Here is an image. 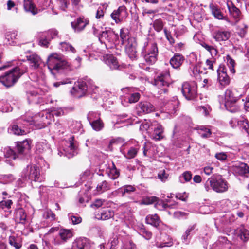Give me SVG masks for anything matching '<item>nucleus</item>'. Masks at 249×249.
<instances>
[{
  "label": "nucleus",
  "instance_id": "18",
  "mask_svg": "<svg viewBox=\"0 0 249 249\" xmlns=\"http://www.w3.org/2000/svg\"><path fill=\"white\" fill-rule=\"evenodd\" d=\"M217 71L218 73V80L220 84L223 87H225L229 85L230 80L226 71L225 70V68L223 67H220Z\"/></svg>",
  "mask_w": 249,
  "mask_h": 249
},
{
  "label": "nucleus",
  "instance_id": "51",
  "mask_svg": "<svg viewBox=\"0 0 249 249\" xmlns=\"http://www.w3.org/2000/svg\"><path fill=\"white\" fill-rule=\"evenodd\" d=\"M87 119L89 123L93 122L94 120H97L101 119L100 113L97 112L90 111L87 114Z\"/></svg>",
  "mask_w": 249,
  "mask_h": 249
},
{
  "label": "nucleus",
  "instance_id": "24",
  "mask_svg": "<svg viewBox=\"0 0 249 249\" xmlns=\"http://www.w3.org/2000/svg\"><path fill=\"white\" fill-rule=\"evenodd\" d=\"M184 57L180 54L176 53L170 59V63L173 68L177 69L179 68L184 62Z\"/></svg>",
  "mask_w": 249,
  "mask_h": 249
},
{
  "label": "nucleus",
  "instance_id": "38",
  "mask_svg": "<svg viewBox=\"0 0 249 249\" xmlns=\"http://www.w3.org/2000/svg\"><path fill=\"white\" fill-rule=\"evenodd\" d=\"M17 148L19 153H23L25 150L30 149V143L27 140L18 142L17 143Z\"/></svg>",
  "mask_w": 249,
  "mask_h": 249
},
{
  "label": "nucleus",
  "instance_id": "46",
  "mask_svg": "<svg viewBox=\"0 0 249 249\" xmlns=\"http://www.w3.org/2000/svg\"><path fill=\"white\" fill-rule=\"evenodd\" d=\"M238 234L241 239L244 241H247L249 238V231L244 227H241L239 229Z\"/></svg>",
  "mask_w": 249,
  "mask_h": 249
},
{
  "label": "nucleus",
  "instance_id": "60",
  "mask_svg": "<svg viewBox=\"0 0 249 249\" xmlns=\"http://www.w3.org/2000/svg\"><path fill=\"white\" fill-rule=\"evenodd\" d=\"M237 125L244 128L246 131L248 132V129L249 128V125L248 121L246 119L243 117H242L240 120L237 119Z\"/></svg>",
  "mask_w": 249,
  "mask_h": 249
},
{
  "label": "nucleus",
  "instance_id": "42",
  "mask_svg": "<svg viewBox=\"0 0 249 249\" xmlns=\"http://www.w3.org/2000/svg\"><path fill=\"white\" fill-rule=\"evenodd\" d=\"M247 28L248 26L246 24H240L236 27V32L241 38H243L247 33Z\"/></svg>",
  "mask_w": 249,
  "mask_h": 249
},
{
  "label": "nucleus",
  "instance_id": "56",
  "mask_svg": "<svg viewBox=\"0 0 249 249\" xmlns=\"http://www.w3.org/2000/svg\"><path fill=\"white\" fill-rule=\"evenodd\" d=\"M58 31L55 29H52L47 32L42 33V35L45 37H48L50 40L53 38L58 35Z\"/></svg>",
  "mask_w": 249,
  "mask_h": 249
},
{
  "label": "nucleus",
  "instance_id": "45",
  "mask_svg": "<svg viewBox=\"0 0 249 249\" xmlns=\"http://www.w3.org/2000/svg\"><path fill=\"white\" fill-rule=\"evenodd\" d=\"M8 241L9 244L16 249H19L22 247L21 242L14 236H10Z\"/></svg>",
  "mask_w": 249,
  "mask_h": 249
},
{
  "label": "nucleus",
  "instance_id": "39",
  "mask_svg": "<svg viewBox=\"0 0 249 249\" xmlns=\"http://www.w3.org/2000/svg\"><path fill=\"white\" fill-rule=\"evenodd\" d=\"M17 36V33L15 31H8L5 33V37L6 43L9 45H12L14 40L16 39Z\"/></svg>",
  "mask_w": 249,
  "mask_h": 249
},
{
  "label": "nucleus",
  "instance_id": "49",
  "mask_svg": "<svg viewBox=\"0 0 249 249\" xmlns=\"http://www.w3.org/2000/svg\"><path fill=\"white\" fill-rule=\"evenodd\" d=\"M155 207L160 210H162L167 208V207H172V206L169 205L168 203H165L162 200H160L158 198V200L156 201L155 202Z\"/></svg>",
  "mask_w": 249,
  "mask_h": 249
},
{
  "label": "nucleus",
  "instance_id": "35",
  "mask_svg": "<svg viewBox=\"0 0 249 249\" xmlns=\"http://www.w3.org/2000/svg\"><path fill=\"white\" fill-rule=\"evenodd\" d=\"M210 8L211 10L212 13L214 17L215 18L218 19H223L224 16L218 7L214 5L213 4H210Z\"/></svg>",
  "mask_w": 249,
  "mask_h": 249
},
{
  "label": "nucleus",
  "instance_id": "7",
  "mask_svg": "<svg viewBox=\"0 0 249 249\" xmlns=\"http://www.w3.org/2000/svg\"><path fill=\"white\" fill-rule=\"evenodd\" d=\"M22 176L25 178H28L31 181L41 182L42 178L40 177L39 169L37 166H27L22 172Z\"/></svg>",
  "mask_w": 249,
  "mask_h": 249
},
{
  "label": "nucleus",
  "instance_id": "59",
  "mask_svg": "<svg viewBox=\"0 0 249 249\" xmlns=\"http://www.w3.org/2000/svg\"><path fill=\"white\" fill-rule=\"evenodd\" d=\"M68 216L71 223L74 224H78L81 222L82 218L77 215H74L73 213H69Z\"/></svg>",
  "mask_w": 249,
  "mask_h": 249
},
{
  "label": "nucleus",
  "instance_id": "54",
  "mask_svg": "<svg viewBox=\"0 0 249 249\" xmlns=\"http://www.w3.org/2000/svg\"><path fill=\"white\" fill-rule=\"evenodd\" d=\"M227 59V64L228 66L230 71L232 73H235V69H234V66H235V61L234 60L231 58V57H230L229 55H227L226 57Z\"/></svg>",
  "mask_w": 249,
  "mask_h": 249
},
{
  "label": "nucleus",
  "instance_id": "47",
  "mask_svg": "<svg viewBox=\"0 0 249 249\" xmlns=\"http://www.w3.org/2000/svg\"><path fill=\"white\" fill-rule=\"evenodd\" d=\"M110 189V185L106 180L102 181L96 187L97 191L100 193L106 191Z\"/></svg>",
  "mask_w": 249,
  "mask_h": 249
},
{
  "label": "nucleus",
  "instance_id": "58",
  "mask_svg": "<svg viewBox=\"0 0 249 249\" xmlns=\"http://www.w3.org/2000/svg\"><path fill=\"white\" fill-rule=\"evenodd\" d=\"M81 124L77 121H72L70 126L71 131L73 133L78 132L81 128Z\"/></svg>",
  "mask_w": 249,
  "mask_h": 249
},
{
  "label": "nucleus",
  "instance_id": "36",
  "mask_svg": "<svg viewBox=\"0 0 249 249\" xmlns=\"http://www.w3.org/2000/svg\"><path fill=\"white\" fill-rule=\"evenodd\" d=\"M27 98L29 103H38L40 102L38 92L33 90L27 93Z\"/></svg>",
  "mask_w": 249,
  "mask_h": 249
},
{
  "label": "nucleus",
  "instance_id": "27",
  "mask_svg": "<svg viewBox=\"0 0 249 249\" xmlns=\"http://www.w3.org/2000/svg\"><path fill=\"white\" fill-rule=\"evenodd\" d=\"M143 154L145 157H151L154 154V146L150 142H145L143 147Z\"/></svg>",
  "mask_w": 249,
  "mask_h": 249
},
{
  "label": "nucleus",
  "instance_id": "30",
  "mask_svg": "<svg viewBox=\"0 0 249 249\" xmlns=\"http://www.w3.org/2000/svg\"><path fill=\"white\" fill-rule=\"evenodd\" d=\"M197 133L203 138H209L212 132L209 126H200L196 128Z\"/></svg>",
  "mask_w": 249,
  "mask_h": 249
},
{
  "label": "nucleus",
  "instance_id": "37",
  "mask_svg": "<svg viewBox=\"0 0 249 249\" xmlns=\"http://www.w3.org/2000/svg\"><path fill=\"white\" fill-rule=\"evenodd\" d=\"M59 235L62 240L65 242L68 239L72 237L73 234L70 230L61 229L59 231Z\"/></svg>",
  "mask_w": 249,
  "mask_h": 249
},
{
  "label": "nucleus",
  "instance_id": "2",
  "mask_svg": "<svg viewBox=\"0 0 249 249\" xmlns=\"http://www.w3.org/2000/svg\"><path fill=\"white\" fill-rule=\"evenodd\" d=\"M211 188L217 193H222L228 190V183L220 176L212 177L207 180L205 184V188L207 191H209Z\"/></svg>",
  "mask_w": 249,
  "mask_h": 249
},
{
  "label": "nucleus",
  "instance_id": "22",
  "mask_svg": "<svg viewBox=\"0 0 249 249\" xmlns=\"http://www.w3.org/2000/svg\"><path fill=\"white\" fill-rule=\"evenodd\" d=\"M106 166V173L108 177L112 179H115L120 176V172L116 168L114 163L112 162L111 165Z\"/></svg>",
  "mask_w": 249,
  "mask_h": 249
},
{
  "label": "nucleus",
  "instance_id": "10",
  "mask_svg": "<svg viewBox=\"0 0 249 249\" xmlns=\"http://www.w3.org/2000/svg\"><path fill=\"white\" fill-rule=\"evenodd\" d=\"M242 94L236 89H227L225 93V106L230 107V105L235 103Z\"/></svg>",
  "mask_w": 249,
  "mask_h": 249
},
{
  "label": "nucleus",
  "instance_id": "34",
  "mask_svg": "<svg viewBox=\"0 0 249 249\" xmlns=\"http://www.w3.org/2000/svg\"><path fill=\"white\" fill-rule=\"evenodd\" d=\"M196 227L195 225H193L188 227L186 230L185 232L183 234L182 236V242L186 244L189 243V241L191 237V232L195 229Z\"/></svg>",
  "mask_w": 249,
  "mask_h": 249
},
{
  "label": "nucleus",
  "instance_id": "40",
  "mask_svg": "<svg viewBox=\"0 0 249 249\" xmlns=\"http://www.w3.org/2000/svg\"><path fill=\"white\" fill-rule=\"evenodd\" d=\"M90 124L92 129L96 131H101L104 127V124L101 119L91 122Z\"/></svg>",
  "mask_w": 249,
  "mask_h": 249
},
{
  "label": "nucleus",
  "instance_id": "4",
  "mask_svg": "<svg viewBox=\"0 0 249 249\" xmlns=\"http://www.w3.org/2000/svg\"><path fill=\"white\" fill-rule=\"evenodd\" d=\"M64 115V112L63 110L60 108L57 109H54L51 112L46 113L44 116L43 113H40L34 117L33 121H37L39 123L38 128H41L45 127L47 124H51L52 120L53 118V116H61Z\"/></svg>",
  "mask_w": 249,
  "mask_h": 249
},
{
  "label": "nucleus",
  "instance_id": "52",
  "mask_svg": "<svg viewBox=\"0 0 249 249\" xmlns=\"http://www.w3.org/2000/svg\"><path fill=\"white\" fill-rule=\"evenodd\" d=\"M164 26L162 20L160 19L155 20L153 23V27L157 32H160Z\"/></svg>",
  "mask_w": 249,
  "mask_h": 249
},
{
  "label": "nucleus",
  "instance_id": "16",
  "mask_svg": "<svg viewBox=\"0 0 249 249\" xmlns=\"http://www.w3.org/2000/svg\"><path fill=\"white\" fill-rule=\"evenodd\" d=\"M212 36L216 41H225L230 37L231 32L222 30H215L212 34Z\"/></svg>",
  "mask_w": 249,
  "mask_h": 249
},
{
  "label": "nucleus",
  "instance_id": "19",
  "mask_svg": "<svg viewBox=\"0 0 249 249\" xmlns=\"http://www.w3.org/2000/svg\"><path fill=\"white\" fill-rule=\"evenodd\" d=\"M126 14V8L125 6H120L117 10L114 11L111 16L115 22L118 23L121 22L123 17Z\"/></svg>",
  "mask_w": 249,
  "mask_h": 249
},
{
  "label": "nucleus",
  "instance_id": "61",
  "mask_svg": "<svg viewBox=\"0 0 249 249\" xmlns=\"http://www.w3.org/2000/svg\"><path fill=\"white\" fill-rule=\"evenodd\" d=\"M139 234L146 240H149L152 237V233L144 228H142L139 230Z\"/></svg>",
  "mask_w": 249,
  "mask_h": 249
},
{
  "label": "nucleus",
  "instance_id": "33",
  "mask_svg": "<svg viewBox=\"0 0 249 249\" xmlns=\"http://www.w3.org/2000/svg\"><path fill=\"white\" fill-rule=\"evenodd\" d=\"M135 190L136 188L134 186L127 185L120 188L117 191L119 194H120L123 196L126 194H130Z\"/></svg>",
  "mask_w": 249,
  "mask_h": 249
},
{
  "label": "nucleus",
  "instance_id": "64",
  "mask_svg": "<svg viewBox=\"0 0 249 249\" xmlns=\"http://www.w3.org/2000/svg\"><path fill=\"white\" fill-rule=\"evenodd\" d=\"M13 204V202L10 199H7L2 200L1 202H0V208L4 209H9L11 207V205Z\"/></svg>",
  "mask_w": 249,
  "mask_h": 249
},
{
  "label": "nucleus",
  "instance_id": "32",
  "mask_svg": "<svg viewBox=\"0 0 249 249\" xmlns=\"http://www.w3.org/2000/svg\"><path fill=\"white\" fill-rule=\"evenodd\" d=\"M14 218L18 222L24 221L26 218L25 211L22 208L16 209L14 213Z\"/></svg>",
  "mask_w": 249,
  "mask_h": 249
},
{
  "label": "nucleus",
  "instance_id": "31",
  "mask_svg": "<svg viewBox=\"0 0 249 249\" xmlns=\"http://www.w3.org/2000/svg\"><path fill=\"white\" fill-rule=\"evenodd\" d=\"M23 6L26 11L30 12L33 15L38 13L37 9L33 4L32 0H24Z\"/></svg>",
  "mask_w": 249,
  "mask_h": 249
},
{
  "label": "nucleus",
  "instance_id": "57",
  "mask_svg": "<svg viewBox=\"0 0 249 249\" xmlns=\"http://www.w3.org/2000/svg\"><path fill=\"white\" fill-rule=\"evenodd\" d=\"M43 217L44 219H48L50 221H53L55 219V215L54 213H53L51 210H46L45 211L43 214Z\"/></svg>",
  "mask_w": 249,
  "mask_h": 249
},
{
  "label": "nucleus",
  "instance_id": "6",
  "mask_svg": "<svg viewBox=\"0 0 249 249\" xmlns=\"http://www.w3.org/2000/svg\"><path fill=\"white\" fill-rule=\"evenodd\" d=\"M197 85L194 82H184L182 85L181 92L188 100H192L197 96Z\"/></svg>",
  "mask_w": 249,
  "mask_h": 249
},
{
  "label": "nucleus",
  "instance_id": "1",
  "mask_svg": "<svg viewBox=\"0 0 249 249\" xmlns=\"http://www.w3.org/2000/svg\"><path fill=\"white\" fill-rule=\"evenodd\" d=\"M47 65L51 72L55 74L53 71L67 69L69 67L68 62L63 58V56L57 53H53L48 58Z\"/></svg>",
  "mask_w": 249,
  "mask_h": 249
},
{
  "label": "nucleus",
  "instance_id": "53",
  "mask_svg": "<svg viewBox=\"0 0 249 249\" xmlns=\"http://www.w3.org/2000/svg\"><path fill=\"white\" fill-rule=\"evenodd\" d=\"M4 154L6 157L10 158L13 160L16 159L17 157L16 153L9 147L4 149Z\"/></svg>",
  "mask_w": 249,
  "mask_h": 249
},
{
  "label": "nucleus",
  "instance_id": "11",
  "mask_svg": "<svg viewBox=\"0 0 249 249\" xmlns=\"http://www.w3.org/2000/svg\"><path fill=\"white\" fill-rule=\"evenodd\" d=\"M93 29L94 35L98 37L101 42L103 41H107L109 42L113 41L112 37L114 36V33L112 31L106 29L105 31L99 32V30L94 27H93Z\"/></svg>",
  "mask_w": 249,
  "mask_h": 249
},
{
  "label": "nucleus",
  "instance_id": "25",
  "mask_svg": "<svg viewBox=\"0 0 249 249\" xmlns=\"http://www.w3.org/2000/svg\"><path fill=\"white\" fill-rule=\"evenodd\" d=\"M140 147V144L137 142L134 146L130 147L126 153L124 154V156L128 159L135 158L137 156Z\"/></svg>",
  "mask_w": 249,
  "mask_h": 249
},
{
  "label": "nucleus",
  "instance_id": "26",
  "mask_svg": "<svg viewBox=\"0 0 249 249\" xmlns=\"http://www.w3.org/2000/svg\"><path fill=\"white\" fill-rule=\"evenodd\" d=\"M138 109L144 113H149L155 110V107L148 102H141L138 105Z\"/></svg>",
  "mask_w": 249,
  "mask_h": 249
},
{
  "label": "nucleus",
  "instance_id": "41",
  "mask_svg": "<svg viewBox=\"0 0 249 249\" xmlns=\"http://www.w3.org/2000/svg\"><path fill=\"white\" fill-rule=\"evenodd\" d=\"M60 48L62 51L71 52L73 53H76L75 49L70 43L66 42H62L60 43Z\"/></svg>",
  "mask_w": 249,
  "mask_h": 249
},
{
  "label": "nucleus",
  "instance_id": "63",
  "mask_svg": "<svg viewBox=\"0 0 249 249\" xmlns=\"http://www.w3.org/2000/svg\"><path fill=\"white\" fill-rule=\"evenodd\" d=\"M227 239L224 237H220L218 240L212 245L211 249H219L221 246V243H225Z\"/></svg>",
  "mask_w": 249,
  "mask_h": 249
},
{
  "label": "nucleus",
  "instance_id": "43",
  "mask_svg": "<svg viewBox=\"0 0 249 249\" xmlns=\"http://www.w3.org/2000/svg\"><path fill=\"white\" fill-rule=\"evenodd\" d=\"M114 216V212L110 209H106L103 210L100 213V219L103 220H106L113 217Z\"/></svg>",
  "mask_w": 249,
  "mask_h": 249
},
{
  "label": "nucleus",
  "instance_id": "21",
  "mask_svg": "<svg viewBox=\"0 0 249 249\" xmlns=\"http://www.w3.org/2000/svg\"><path fill=\"white\" fill-rule=\"evenodd\" d=\"M27 58L29 61L30 67L33 69H38L42 63L40 57L35 53L27 56Z\"/></svg>",
  "mask_w": 249,
  "mask_h": 249
},
{
  "label": "nucleus",
  "instance_id": "62",
  "mask_svg": "<svg viewBox=\"0 0 249 249\" xmlns=\"http://www.w3.org/2000/svg\"><path fill=\"white\" fill-rule=\"evenodd\" d=\"M51 40L48 37H45L42 35V33L40 34V36L39 40V44L44 47H48L49 42Z\"/></svg>",
  "mask_w": 249,
  "mask_h": 249
},
{
  "label": "nucleus",
  "instance_id": "55",
  "mask_svg": "<svg viewBox=\"0 0 249 249\" xmlns=\"http://www.w3.org/2000/svg\"><path fill=\"white\" fill-rule=\"evenodd\" d=\"M28 67L26 65H23L21 63L20 65L13 69V70L16 73H19L20 74V77L27 71Z\"/></svg>",
  "mask_w": 249,
  "mask_h": 249
},
{
  "label": "nucleus",
  "instance_id": "8",
  "mask_svg": "<svg viewBox=\"0 0 249 249\" xmlns=\"http://www.w3.org/2000/svg\"><path fill=\"white\" fill-rule=\"evenodd\" d=\"M19 77L20 74L15 72L12 69L4 75L0 76V82L5 87H10L14 85Z\"/></svg>",
  "mask_w": 249,
  "mask_h": 249
},
{
  "label": "nucleus",
  "instance_id": "12",
  "mask_svg": "<svg viewBox=\"0 0 249 249\" xmlns=\"http://www.w3.org/2000/svg\"><path fill=\"white\" fill-rule=\"evenodd\" d=\"M88 18L81 16L71 22V26L75 32H79L83 31L89 24Z\"/></svg>",
  "mask_w": 249,
  "mask_h": 249
},
{
  "label": "nucleus",
  "instance_id": "29",
  "mask_svg": "<svg viewBox=\"0 0 249 249\" xmlns=\"http://www.w3.org/2000/svg\"><path fill=\"white\" fill-rule=\"evenodd\" d=\"M145 220L147 224H150L155 227H157L160 222V220L157 214L147 215Z\"/></svg>",
  "mask_w": 249,
  "mask_h": 249
},
{
  "label": "nucleus",
  "instance_id": "28",
  "mask_svg": "<svg viewBox=\"0 0 249 249\" xmlns=\"http://www.w3.org/2000/svg\"><path fill=\"white\" fill-rule=\"evenodd\" d=\"M227 4L230 14L235 19L238 20L240 15V11L239 9L235 7V5L231 1L227 2Z\"/></svg>",
  "mask_w": 249,
  "mask_h": 249
},
{
  "label": "nucleus",
  "instance_id": "15",
  "mask_svg": "<svg viewBox=\"0 0 249 249\" xmlns=\"http://www.w3.org/2000/svg\"><path fill=\"white\" fill-rule=\"evenodd\" d=\"M151 129L154 130L153 133L151 135V139L158 141L163 138V129L161 124L154 122L151 125Z\"/></svg>",
  "mask_w": 249,
  "mask_h": 249
},
{
  "label": "nucleus",
  "instance_id": "9",
  "mask_svg": "<svg viewBox=\"0 0 249 249\" xmlns=\"http://www.w3.org/2000/svg\"><path fill=\"white\" fill-rule=\"evenodd\" d=\"M34 118L29 120H23L22 119H17L14 122L12 126V131L16 135H23L26 134L27 131L24 129L22 128V125H25V122H33L36 124H37V121H33Z\"/></svg>",
  "mask_w": 249,
  "mask_h": 249
},
{
  "label": "nucleus",
  "instance_id": "13",
  "mask_svg": "<svg viewBox=\"0 0 249 249\" xmlns=\"http://www.w3.org/2000/svg\"><path fill=\"white\" fill-rule=\"evenodd\" d=\"M87 90V87L86 83L84 81H78L70 92L74 97L80 98L85 94Z\"/></svg>",
  "mask_w": 249,
  "mask_h": 249
},
{
  "label": "nucleus",
  "instance_id": "48",
  "mask_svg": "<svg viewBox=\"0 0 249 249\" xmlns=\"http://www.w3.org/2000/svg\"><path fill=\"white\" fill-rule=\"evenodd\" d=\"M192 176V175L190 171H185L179 176V181L182 183L185 182H188L191 179Z\"/></svg>",
  "mask_w": 249,
  "mask_h": 249
},
{
  "label": "nucleus",
  "instance_id": "44",
  "mask_svg": "<svg viewBox=\"0 0 249 249\" xmlns=\"http://www.w3.org/2000/svg\"><path fill=\"white\" fill-rule=\"evenodd\" d=\"M129 31L126 28H122L120 30V35L123 44L128 42V40L131 37H129Z\"/></svg>",
  "mask_w": 249,
  "mask_h": 249
},
{
  "label": "nucleus",
  "instance_id": "17",
  "mask_svg": "<svg viewBox=\"0 0 249 249\" xmlns=\"http://www.w3.org/2000/svg\"><path fill=\"white\" fill-rule=\"evenodd\" d=\"M103 60L105 63L108 65L111 69H119L120 67V65L119 64L117 59L112 54H105L103 56Z\"/></svg>",
  "mask_w": 249,
  "mask_h": 249
},
{
  "label": "nucleus",
  "instance_id": "5",
  "mask_svg": "<svg viewBox=\"0 0 249 249\" xmlns=\"http://www.w3.org/2000/svg\"><path fill=\"white\" fill-rule=\"evenodd\" d=\"M170 81V75L168 71L160 74L155 79L154 84L157 88V92L159 95L167 92Z\"/></svg>",
  "mask_w": 249,
  "mask_h": 249
},
{
  "label": "nucleus",
  "instance_id": "14",
  "mask_svg": "<svg viewBox=\"0 0 249 249\" xmlns=\"http://www.w3.org/2000/svg\"><path fill=\"white\" fill-rule=\"evenodd\" d=\"M137 42L134 38H131L125 45V51L129 58L134 60L137 57Z\"/></svg>",
  "mask_w": 249,
  "mask_h": 249
},
{
  "label": "nucleus",
  "instance_id": "20",
  "mask_svg": "<svg viewBox=\"0 0 249 249\" xmlns=\"http://www.w3.org/2000/svg\"><path fill=\"white\" fill-rule=\"evenodd\" d=\"M124 93H125L127 95L125 97L128 100V102L132 104L138 102L140 98L141 95L138 92H133L131 89L129 88H126L122 89Z\"/></svg>",
  "mask_w": 249,
  "mask_h": 249
},
{
  "label": "nucleus",
  "instance_id": "3",
  "mask_svg": "<svg viewBox=\"0 0 249 249\" xmlns=\"http://www.w3.org/2000/svg\"><path fill=\"white\" fill-rule=\"evenodd\" d=\"M143 57L148 65H152L157 60L158 50L157 45L155 42L148 43L145 42L142 50Z\"/></svg>",
  "mask_w": 249,
  "mask_h": 249
},
{
  "label": "nucleus",
  "instance_id": "50",
  "mask_svg": "<svg viewBox=\"0 0 249 249\" xmlns=\"http://www.w3.org/2000/svg\"><path fill=\"white\" fill-rule=\"evenodd\" d=\"M237 171L240 175L249 174V166L246 163H241L239 166L237 167Z\"/></svg>",
  "mask_w": 249,
  "mask_h": 249
},
{
  "label": "nucleus",
  "instance_id": "23",
  "mask_svg": "<svg viewBox=\"0 0 249 249\" xmlns=\"http://www.w3.org/2000/svg\"><path fill=\"white\" fill-rule=\"evenodd\" d=\"M89 242L85 238L76 239L72 243L71 249H88Z\"/></svg>",
  "mask_w": 249,
  "mask_h": 249
}]
</instances>
